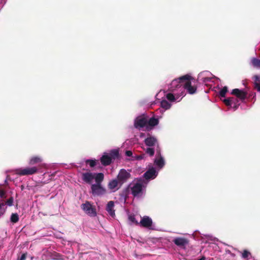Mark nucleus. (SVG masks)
Instances as JSON below:
<instances>
[{
  "label": "nucleus",
  "instance_id": "19",
  "mask_svg": "<svg viewBox=\"0 0 260 260\" xmlns=\"http://www.w3.org/2000/svg\"><path fill=\"white\" fill-rule=\"evenodd\" d=\"M94 178L96 183L95 184H101L104 178V174L102 173H94Z\"/></svg>",
  "mask_w": 260,
  "mask_h": 260
},
{
  "label": "nucleus",
  "instance_id": "10",
  "mask_svg": "<svg viewBox=\"0 0 260 260\" xmlns=\"http://www.w3.org/2000/svg\"><path fill=\"white\" fill-rule=\"evenodd\" d=\"M231 93L242 101L245 100L247 95V92L246 91L240 90L238 88L233 89Z\"/></svg>",
  "mask_w": 260,
  "mask_h": 260
},
{
  "label": "nucleus",
  "instance_id": "3",
  "mask_svg": "<svg viewBox=\"0 0 260 260\" xmlns=\"http://www.w3.org/2000/svg\"><path fill=\"white\" fill-rule=\"evenodd\" d=\"M131 177V175L130 173L127 172L126 170L122 169L119 171L117 176V179L119 184L121 185L122 184L126 182Z\"/></svg>",
  "mask_w": 260,
  "mask_h": 260
},
{
  "label": "nucleus",
  "instance_id": "7",
  "mask_svg": "<svg viewBox=\"0 0 260 260\" xmlns=\"http://www.w3.org/2000/svg\"><path fill=\"white\" fill-rule=\"evenodd\" d=\"M173 242L178 247L183 249H185L189 242L186 238L182 237H177L173 240Z\"/></svg>",
  "mask_w": 260,
  "mask_h": 260
},
{
  "label": "nucleus",
  "instance_id": "21",
  "mask_svg": "<svg viewBox=\"0 0 260 260\" xmlns=\"http://www.w3.org/2000/svg\"><path fill=\"white\" fill-rule=\"evenodd\" d=\"M118 183H119L117 179H113L109 182L108 185V188L111 190H113L118 186Z\"/></svg>",
  "mask_w": 260,
  "mask_h": 260
},
{
  "label": "nucleus",
  "instance_id": "33",
  "mask_svg": "<svg viewBox=\"0 0 260 260\" xmlns=\"http://www.w3.org/2000/svg\"><path fill=\"white\" fill-rule=\"evenodd\" d=\"M86 164H89L90 167L93 168L96 165V161L92 159H87L86 160Z\"/></svg>",
  "mask_w": 260,
  "mask_h": 260
},
{
  "label": "nucleus",
  "instance_id": "9",
  "mask_svg": "<svg viewBox=\"0 0 260 260\" xmlns=\"http://www.w3.org/2000/svg\"><path fill=\"white\" fill-rule=\"evenodd\" d=\"M190 80L191 79H187L185 80L183 88L186 89L188 93L193 94L196 92L197 87L194 85H191Z\"/></svg>",
  "mask_w": 260,
  "mask_h": 260
},
{
  "label": "nucleus",
  "instance_id": "15",
  "mask_svg": "<svg viewBox=\"0 0 260 260\" xmlns=\"http://www.w3.org/2000/svg\"><path fill=\"white\" fill-rule=\"evenodd\" d=\"M82 180L88 184H90L94 178V174L90 172L84 173L82 175Z\"/></svg>",
  "mask_w": 260,
  "mask_h": 260
},
{
  "label": "nucleus",
  "instance_id": "26",
  "mask_svg": "<svg viewBox=\"0 0 260 260\" xmlns=\"http://www.w3.org/2000/svg\"><path fill=\"white\" fill-rule=\"evenodd\" d=\"M160 106L165 110H168L170 108L171 105L167 101L164 100L161 102Z\"/></svg>",
  "mask_w": 260,
  "mask_h": 260
},
{
  "label": "nucleus",
  "instance_id": "22",
  "mask_svg": "<svg viewBox=\"0 0 260 260\" xmlns=\"http://www.w3.org/2000/svg\"><path fill=\"white\" fill-rule=\"evenodd\" d=\"M109 155L111 157V160L118 158L119 156V151L117 149H113L109 153Z\"/></svg>",
  "mask_w": 260,
  "mask_h": 260
},
{
  "label": "nucleus",
  "instance_id": "8",
  "mask_svg": "<svg viewBox=\"0 0 260 260\" xmlns=\"http://www.w3.org/2000/svg\"><path fill=\"white\" fill-rule=\"evenodd\" d=\"M147 125V120L144 116H138L136 118L134 122V126L136 128L144 127Z\"/></svg>",
  "mask_w": 260,
  "mask_h": 260
},
{
  "label": "nucleus",
  "instance_id": "31",
  "mask_svg": "<svg viewBox=\"0 0 260 260\" xmlns=\"http://www.w3.org/2000/svg\"><path fill=\"white\" fill-rule=\"evenodd\" d=\"M128 219H129V221H131L132 222L134 223L136 225H139L140 224V222H139L136 219L135 215H129V217H128Z\"/></svg>",
  "mask_w": 260,
  "mask_h": 260
},
{
  "label": "nucleus",
  "instance_id": "25",
  "mask_svg": "<svg viewBox=\"0 0 260 260\" xmlns=\"http://www.w3.org/2000/svg\"><path fill=\"white\" fill-rule=\"evenodd\" d=\"M251 63L254 68L260 69V59L256 58H252Z\"/></svg>",
  "mask_w": 260,
  "mask_h": 260
},
{
  "label": "nucleus",
  "instance_id": "6",
  "mask_svg": "<svg viewBox=\"0 0 260 260\" xmlns=\"http://www.w3.org/2000/svg\"><path fill=\"white\" fill-rule=\"evenodd\" d=\"M152 224L153 221L150 217L148 216H144L141 217L139 224L141 227L147 228L149 230H152Z\"/></svg>",
  "mask_w": 260,
  "mask_h": 260
},
{
  "label": "nucleus",
  "instance_id": "42",
  "mask_svg": "<svg viewBox=\"0 0 260 260\" xmlns=\"http://www.w3.org/2000/svg\"><path fill=\"white\" fill-rule=\"evenodd\" d=\"M24 189V186L21 185V189L23 190Z\"/></svg>",
  "mask_w": 260,
  "mask_h": 260
},
{
  "label": "nucleus",
  "instance_id": "41",
  "mask_svg": "<svg viewBox=\"0 0 260 260\" xmlns=\"http://www.w3.org/2000/svg\"><path fill=\"white\" fill-rule=\"evenodd\" d=\"M6 209H3L0 210V217L3 216L6 212Z\"/></svg>",
  "mask_w": 260,
  "mask_h": 260
},
{
  "label": "nucleus",
  "instance_id": "27",
  "mask_svg": "<svg viewBox=\"0 0 260 260\" xmlns=\"http://www.w3.org/2000/svg\"><path fill=\"white\" fill-rule=\"evenodd\" d=\"M234 98H229L223 100V102L225 105L227 106H231L232 103L234 102Z\"/></svg>",
  "mask_w": 260,
  "mask_h": 260
},
{
  "label": "nucleus",
  "instance_id": "13",
  "mask_svg": "<svg viewBox=\"0 0 260 260\" xmlns=\"http://www.w3.org/2000/svg\"><path fill=\"white\" fill-rule=\"evenodd\" d=\"M157 175L155 169L153 167L149 168L143 175L144 178L146 179H154Z\"/></svg>",
  "mask_w": 260,
  "mask_h": 260
},
{
  "label": "nucleus",
  "instance_id": "44",
  "mask_svg": "<svg viewBox=\"0 0 260 260\" xmlns=\"http://www.w3.org/2000/svg\"><path fill=\"white\" fill-rule=\"evenodd\" d=\"M5 183H7V180H5Z\"/></svg>",
  "mask_w": 260,
  "mask_h": 260
},
{
  "label": "nucleus",
  "instance_id": "5",
  "mask_svg": "<svg viewBox=\"0 0 260 260\" xmlns=\"http://www.w3.org/2000/svg\"><path fill=\"white\" fill-rule=\"evenodd\" d=\"M42 158L39 156L34 157V165L40 163L38 166H34V174L37 172H43L46 166L45 164L42 163Z\"/></svg>",
  "mask_w": 260,
  "mask_h": 260
},
{
  "label": "nucleus",
  "instance_id": "17",
  "mask_svg": "<svg viewBox=\"0 0 260 260\" xmlns=\"http://www.w3.org/2000/svg\"><path fill=\"white\" fill-rule=\"evenodd\" d=\"M101 164L104 166H107L110 165L112 162L111 157H110L109 155L105 154L103 155L100 158Z\"/></svg>",
  "mask_w": 260,
  "mask_h": 260
},
{
  "label": "nucleus",
  "instance_id": "14",
  "mask_svg": "<svg viewBox=\"0 0 260 260\" xmlns=\"http://www.w3.org/2000/svg\"><path fill=\"white\" fill-rule=\"evenodd\" d=\"M156 156L157 157L155 159L154 164L159 168H162L165 165V161L159 151H157Z\"/></svg>",
  "mask_w": 260,
  "mask_h": 260
},
{
  "label": "nucleus",
  "instance_id": "24",
  "mask_svg": "<svg viewBox=\"0 0 260 260\" xmlns=\"http://www.w3.org/2000/svg\"><path fill=\"white\" fill-rule=\"evenodd\" d=\"M19 220V217L17 213H12L10 217V221L13 223L17 222Z\"/></svg>",
  "mask_w": 260,
  "mask_h": 260
},
{
  "label": "nucleus",
  "instance_id": "40",
  "mask_svg": "<svg viewBox=\"0 0 260 260\" xmlns=\"http://www.w3.org/2000/svg\"><path fill=\"white\" fill-rule=\"evenodd\" d=\"M5 206V204L4 202H0V210H1L2 209H6V208H4V207Z\"/></svg>",
  "mask_w": 260,
  "mask_h": 260
},
{
  "label": "nucleus",
  "instance_id": "4",
  "mask_svg": "<svg viewBox=\"0 0 260 260\" xmlns=\"http://www.w3.org/2000/svg\"><path fill=\"white\" fill-rule=\"evenodd\" d=\"M91 189L93 196H101L106 193V189L101 184H92Z\"/></svg>",
  "mask_w": 260,
  "mask_h": 260
},
{
  "label": "nucleus",
  "instance_id": "2",
  "mask_svg": "<svg viewBox=\"0 0 260 260\" xmlns=\"http://www.w3.org/2000/svg\"><path fill=\"white\" fill-rule=\"evenodd\" d=\"M81 209L90 217H95L97 215L95 207L90 202L86 201L81 205Z\"/></svg>",
  "mask_w": 260,
  "mask_h": 260
},
{
  "label": "nucleus",
  "instance_id": "34",
  "mask_svg": "<svg viewBox=\"0 0 260 260\" xmlns=\"http://www.w3.org/2000/svg\"><path fill=\"white\" fill-rule=\"evenodd\" d=\"M13 203L14 198L13 197H11L6 201V203L5 204L7 205L8 206H12L13 205Z\"/></svg>",
  "mask_w": 260,
  "mask_h": 260
},
{
  "label": "nucleus",
  "instance_id": "23",
  "mask_svg": "<svg viewBox=\"0 0 260 260\" xmlns=\"http://www.w3.org/2000/svg\"><path fill=\"white\" fill-rule=\"evenodd\" d=\"M158 123V120L154 117L150 118L148 121H147V124L151 127L157 125Z\"/></svg>",
  "mask_w": 260,
  "mask_h": 260
},
{
  "label": "nucleus",
  "instance_id": "18",
  "mask_svg": "<svg viewBox=\"0 0 260 260\" xmlns=\"http://www.w3.org/2000/svg\"><path fill=\"white\" fill-rule=\"evenodd\" d=\"M144 142L146 145L149 147L155 146L156 144H157V139L151 136L145 139Z\"/></svg>",
  "mask_w": 260,
  "mask_h": 260
},
{
  "label": "nucleus",
  "instance_id": "30",
  "mask_svg": "<svg viewBox=\"0 0 260 260\" xmlns=\"http://www.w3.org/2000/svg\"><path fill=\"white\" fill-rule=\"evenodd\" d=\"M228 87L226 86H224L223 87L221 90L219 91V95L221 97H225L226 93L228 92Z\"/></svg>",
  "mask_w": 260,
  "mask_h": 260
},
{
  "label": "nucleus",
  "instance_id": "36",
  "mask_svg": "<svg viewBox=\"0 0 260 260\" xmlns=\"http://www.w3.org/2000/svg\"><path fill=\"white\" fill-rule=\"evenodd\" d=\"M26 254L23 253L21 256L18 258V260H25L26 258Z\"/></svg>",
  "mask_w": 260,
  "mask_h": 260
},
{
  "label": "nucleus",
  "instance_id": "29",
  "mask_svg": "<svg viewBox=\"0 0 260 260\" xmlns=\"http://www.w3.org/2000/svg\"><path fill=\"white\" fill-rule=\"evenodd\" d=\"M145 152L150 156H152L154 154V149L153 148L148 147L145 149Z\"/></svg>",
  "mask_w": 260,
  "mask_h": 260
},
{
  "label": "nucleus",
  "instance_id": "43",
  "mask_svg": "<svg viewBox=\"0 0 260 260\" xmlns=\"http://www.w3.org/2000/svg\"><path fill=\"white\" fill-rule=\"evenodd\" d=\"M237 107H238V106L236 105V106L234 107V108H235V109H237Z\"/></svg>",
  "mask_w": 260,
  "mask_h": 260
},
{
  "label": "nucleus",
  "instance_id": "32",
  "mask_svg": "<svg viewBox=\"0 0 260 260\" xmlns=\"http://www.w3.org/2000/svg\"><path fill=\"white\" fill-rule=\"evenodd\" d=\"M250 255H251V253L249 251H248L247 250H244L243 252L242 253V256L243 258L248 259H249L248 257Z\"/></svg>",
  "mask_w": 260,
  "mask_h": 260
},
{
  "label": "nucleus",
  "instance_id": "28",
  "mask_svg": "<svg viewBox=\"0 0 260 260\" xmlns=\"http://www.w3.org/2000/svg\"><path fill=\"white\" fill-rule=\"evenodd\" d=\"M2 185L0 184V198L2 199H6V192L4 188H2Z\"/></svg>",
  "mask_w": 260,
  "mask_h": 260
},
{
  "label": "nucleus",
  "instance_id": "16",
  "mask_svg": "<svg viewBox=\"0 0 260 260\" xmlns=\"http://www.w3.org/2000/svg\"><path fill=\"white\" fill-rule=\"evenodd\" d=\"M114 202L112 201H109L107 204L106 210L109 213V214L114 217L115 216V210L114 209Z\"/></svg>",
  "mask_w": 260,
  "mask_h": 260
},
{
  "label": "nucleus",
  "instance_id": "11",
  "mask_svg": "<svg viewBox=\"0 0 260 260\" xmlns=\"http://www.w3.org/2000/svg\"><path fill=\"white\" fill-rule=\"evenodd\" d=\"M143 184L140 182H137L131 187L132 193L134 197H137L142 192Z\"/></svg>",
  "mask_w": 260,
  "mask_h": 260
},
{
  "label": "nucleus",
  "instance_id": "35",
  "mask_svg": "<svg viewBox=\"0 0 260 260\" xmlns=\"http://www.w3.org/2000/svg\"><path fill=\"white\" fill-rule=\"evenodd\" d=\"M166 97L169 101H171V102H173L175 100L174 94L172 93H168L167 94Z\"/></svg>",
  "mask_w": 260,
  "mask_h": 260
},
{
  "label": "nucleus",
  "instance_id": "37",
  "mask_svg": "<svg viewBox=\"0 0 260 260\" xmlns=\"http://www.w3.org/2000/svg\"><path fill=\"white\" fill-rule=\"evenodd\" d=\"M145 155L144 154L138 155L137 156V159L138 160H141V159H144L145 157Z\"/></svg>",
  "mask_w": 260,
  "mask_h": 260
},
{
  "label": "nucleus",
  "instance_id": "39",
  "mask_svg": "<svg viewBox=\"0 0 260 260\" xmlns=\"http://www.w3.org/2000/svg\"><path fill=\"white\" fill-rule=\"evenodd\" d=\"M125 155L127 156H131L133 155V153L130 150H127L125 151Z\"/></svg>",
  "mask_w": 260,
  "mask_h": 260
},
{
  "label": "nucleus",
  "instance_id": "12",
  "mask_svg": "<svg viewBox=\"0 0 260 260\" xmlns=\"http://www.w3.org/2000/svg\"><path fill=\"white\" fill-rule=\"evenodd\" d=\"M15 174L19 175H28L32 174V168H20L14 170Z\"/></svg>",
  "mask_w": 260,
  "mask_h": 260
},
{
  "label": "nucleus",
  "instance_id": "20",
  "mask_svg": "<svg viewBox=\"0 0 260 260\" xmlns=\"http://www.w3.org/2000/svg\"><path fill=\"white\" fill-rule=\"evenodd\" d=\"M254 89L257 91L260 92V78L257 75H254L253 77Z\"/></svg>",
  "mask_w": 260,
  "mask_h": 260
},
{
  "label": "nucleus",
  "instance_id": "38",
  "mask_svg": "<svg viewBox=\"0 0 260 260\" xmlns=\"http://www.w3.org/2000/svg\"><path fill=\"white\" fill-rule=\"evenodd\" d=\"M6 2V0H0V9L3 8Z\"/></svg>",
  "mask_w": 260,
  "mask_h": 260
},
{
  "label": "nucleus",
  "instance_id": "1",
  "mask_svg": "<svg viewBox=\"0 0 260 260\" xmlns=\"http://www.w3.org/2000/svg\"><path fill=\"white\" fill-rule=\"evenodd\" d=\"M187 79H192V78L190 75L186 74L178 78L174 79L170 84V90L174 91L176 89L181 87L182 86H183L185 80Z\"/></svg>",
  "mask_w": 260,
  "mask_h": 260
}]
</instances>
